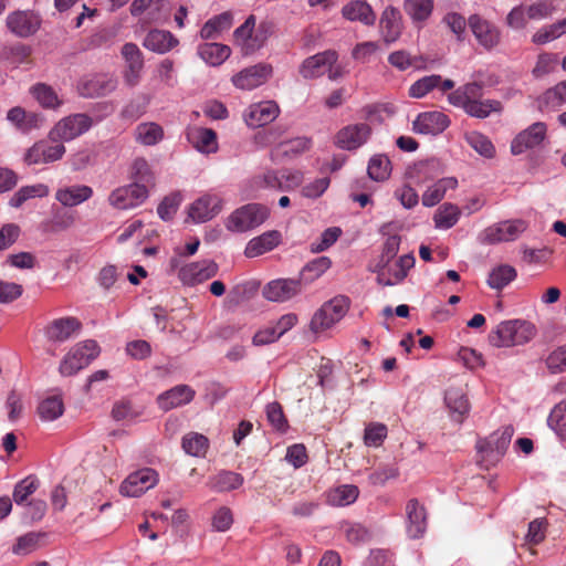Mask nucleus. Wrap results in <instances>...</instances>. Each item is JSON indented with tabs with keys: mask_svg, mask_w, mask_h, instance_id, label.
<instances>
[{
	"mask_svg": "<svg viewBox=\"0 0 566 566\" xmlns=\"http://www.w3.org/2000/svg\"><path fill=\"white\" fill-rule=\"evenodd\" d=\"M300 75L305 80H314L327 74L331 81L345 76L347 71L338 63V53L326 50L306 57L298 67Z\"/></svg>",
	"mask_w": 566,
	"mask_h": 566,
	"instance_id": "f257e3e1",
	"label": "nucleus"
},
{
	"mask_svg": "<svg viewBox=\"0 0 566 566\" xmlns=\"http://www.w3.org/2000/svg\"><path fill=\"white\" fill-rule=\"evenodd\" d=\"M536 333L535 326L523 319L500 323L490 334V343L495 347H511L530 342Z\"/></svg>",
	"mask_w": 566,
	"mask_h": 566,
	"instance_id": "f03ea898",
	"label": "nucleus"
},
{
	"mask_svg": "<svg viewBox=\"0 0 566 566\" xmlns=\"http://www.w3.org/2000/svg\"><path fill=\"white\" fill-rule=\"evenodd\" d=\"M270 217L268 207L261 203H248L232 211L226 219L224 227L233 233H243L263 224Z\"/></svg>",
	"mask_w": 566,
	"mask_h": 566,
	"instance_id": "7ed1b4c3",
	"label": "nucleus"
},
{
	"mask_svg": "<svg viewBox=\"0 0 566 566\" xmlns=\"http://www.w3.org/2000/svg\"><path fill=\"white\" fill-rule=\"evenodd\" d=\"M99 346L93 339L75 344L60 363L59 371L69 377L85 368L99 355Z\"/></svg>",
	"mask_w": 566,
	"mask_h": 566,
	"instance_id": "20e7f679",
	"label": "nucleus"
},
{
	"mask_svg": "<svg viewBox=\"0 0 566 566\" xmlns=\"http://www.w3.org/2000/svg\"><path fill=\"white\" fill-rule=\"evenodd\" d=\"M513 434V427L506 426L502 430L493 432L486 439L478 441L476 449L486 468L501 460L511 443Z\"/></svg>",
	"mask_w": 566,
	"mask_h": 566,
	"instance_id": "39448f33",
	"label": "nucleus"
},
{
	"mask_svg": "<svg viewBox=\"0 0 566 566\" xmlns=\"http://www.w3.org/2000/svg\"><path fill=\"white\" fill-rule=\"evenodd\" d=\"M349 308L346 296H336L324 303L311 319V329L315 333L328 329L338 323Z\"/></svg>",
	"mask_w": 566,
	"mask_h": 566,
	"instance_id": "423d86ee",
	"label": "nucleus"
},
{
	"mask_svg": "<svg viewBox=\"0 0 566 566\" xmlns=\"http://www.w3.org/2000/svg\"><path fill=\"white\" fill-rule=\"evenodd\" d=\"M93 126L91 116L76 113L61 118L50 130L53 142H70L86 133Z\"/></svg>",
	"mask_w": 566,
	"mask_h": 566,
	"instance_id": "0eeeda50",
	"label": "nucleus"
},
{
	"mask_svg": "<svg viewBox=\"0 0 566 566\" xmlns=\"http://www.w3.org/2000/svg\"><path fill=\"white\" fill-rule=\"evenodd\" d=\"M149 196L148 188L138 182L119 186L111 191L107 201L117 210H130L143 205Z\"/></svg>",
	"mask_w": 566,
	"mask_h": 566,
	"instance_id": "6e6552de",
	"label": "nucleus"
},
{
	"mask_svg": "<svg viewBox=\"0 0 566 566\" xmlns=\"http://www.w3.org/2000/svg\"><path fill=\"white\" fill-rule=\"evenodd\" d=\"M117 87V80L109 74H92L83 76L76 84L80 96L85 98L103 97Z\"/></svg>",
	"mask_w": 566,
	"mask_h": 566,
	"instance_id": "1a4fd4ad",
	"label": "nucleus"
},
{
	"mask_svg": "<svg viewBox=\"0 0 566 566\" xmlns=\"http://www.w3.org/2000/svg\"><path fill=\"white\" fill-rule=\"evenodd\" d=\"M371 135V127L367 123L349 124L340 128L335 137L334 145L343 150H356L365 145Z\"/></svg>",
	"mask_w": 566,
	"mask_h": 566,
	"instance_id": "9d476101",
	"label": "nucleus"
},
{
	"mask_svg": "<svg viewBox=\"0 0 566 566\" xmlns=\"http://www.w3.org/2000/svg\"><path fill=\"white\" fill-rule=\"evenodd\" d=\"M158 473L144 468L130 473L120 484L119 493L127 497H138L158 483Z\"/></svg>",
	"mask_w": 566,
	"mask_h": 566,
	"instance_id": "9b49d317",
	"label": "nucleus"
},
{
	"mask_svg": "<svg viewBox=\"0 0 566 566\" xmlns=\"http://www.w3.org/2000/svg\"><path fill=\"white\" fill-rule=\"evenodd\" d=\"M525 230L526 223L523 220H510L486 228L480 238L483 243L494 244L513 241Z\"/></svg>",
	"mask_w": 566,
	"mask_h": 566,
	"instance_id": "f8f14e48",
	"label": "nucleus"
},
{
	"mask_svg": "<svg viewBox=\"0 0 566 566\" xmlns=\"http://www.w3.org/2000/svg\"><path fill=\"white\" fill-rule=\"evenodd\" d=\"M82 328V323L73 316L53 319L44 328L46 340L60 345L76 336Z\"/></svg>",
	"mask_w": 566,
	"mask_h": 566,
	"instance_id": "ddd939ff",
	"label": "nucleus"
},
{
	"mask_svg": "<svg viewBox=\"0 0 566 566\" xmlns=\"http://www.w3.org/2000/svg\"><path fill=\"white\" fill-rule=\"evenodd\" d=\"M222 207L223 200L219 196L207 193L190 205L188 216L196 223L207 222L213 219Z\"/></svg>",
	"mask_w": 566,
	"mask_h": 566,
	"instance_id": "4468645a",
	"label": "nucleus"
},
{
	"mask_svg": "<svg viewBox=\"0 0 566 566\" xmlns=\"http://www.w3.org/2000/svg\"><path fill=\"white\" fill-rule=\"evenodd\" d=\"M468 24L478 43L485 50H492L500 43L501 32L499 29L479 14H472L468 20Z\"/></svg>",
	"mask_w": 566,
	"mask_h": 566,
	"instance_id": "2eb2a0df",
	"label": "nucleus"
},
{
	"mask_svg": "<svg viewBox=\"0 0 566 566\" xmlns=\"http://www.w3.org/2000/svg\"><path fill=\"white\" fill-rule=\"evenodd\" d=\"M272 74V66L269 64H256L247 67L232 77V83L240 90H253L264 84Z\"/></svg>",
	"mask_w": 566,
	"mask_h": 566,
	"instance_id": "dca6fc26",
	"label": "nucleus"
},
{
	"mask_svg": "<svg viewBox=\"0 0 566 566\" xmlns=\"http://www.w3.org/2000/svg\"><path fill=\"white\" fill-rule=\"evenodd\" d=\"M301 281L293 279H277L269 282L262 293L271 302L283 303L301 293Z\"/></svg>",
	"mask_w": 566,
	"mask_h": 566,
	"instance_id": "f3484780",
	"label": "nucleus"
},
{
	"mask_svg": "<svg viewBox=\"0 0 566 566\" xmlns=\"http://www.w3.org/2000/svg\"><path fill=\"white\" fill-rule=\"evenodd\" d=\"M218 270V264L211 260L192 262L179 270V279L187 285H195L216 276Z\"/></svg>",
	"mask_w": 566,
	"mask_h": 566,
	"instance_id": "a211bd4d",
	"label": "nucleus"
},
{
	"mask_svg": "<svg viewBox=\"0 0 566 566\" xmlns=\"http://www.w3.org/2000/svg\"><path fill=\"white\" fill-rule=\"evenodd\" d=\"M40 25V17L32 11H15L7 17L8 29L20 38H28L34 34Z\"/></svg>",
	"mask_w": 566,
	"mask_h": 566,
	"instance_id": "6ab92c4d",
	"label": "nucleus"
},
{
	"mask_svg": "<svg viewBox=\"0 0 566 566\" xmlns=\"http://www.w3.org/2000/svg\"><path fill=\"white\" fill-rule=\"evenodd\" d=\"M65 151V146L62 143L51 145L46 142H39L27 151L24 159L29 165L49 164L60 160Z\"/></svg>",
	"mask_w": 566,
	"mask_h": 566,
	"instance_id": "aec40b11",
	"label": "nucleus"
},
{
	"mask_svg": "<svg viewBox=\"0 0 566 566\" xmlns=\"http://www.w3.org/2000/svg\"><path fill=\"white\" fill-rule=\"evenodd\" d=\"M545 136L546 125L543 122L534 123L513 139L511 151L513 155L523 154L525 150L538 146Z\"/></svg>",
	"mask_w": 566,
	"mask_h": 566,
	"instance_id": "412c9836",
	"label": "nucleus"
},
{
	"mask_svg": "<svg viewBox=\"0 0 566 566\" xmlns=\"http://www.w3.org/2000/svg\"><path fill=\"white\" fill-rule=\"evenodd\" d=\"M450 124L448 116L441 112H426L417 116L412 123L413 132L422 135H438Z\"/></svg>",
	"mask_w": 566,
	"mask_h": 566,
	"instance_id": "4be33fe9",
	"label": "nucleus"
},
{
	"mask_svg": "<svg viewBox=\"0 0 566 566\" xmlns=\"http://www.w3.org/2000/svg\"><path fill=\"white\" fill-rule=\"evenodd\" d=\"M280 108L273 101H265L251 105L244 119L248 126L256 128L272 123L279 115Z\"/></svg>",
	"mask_w": 566,
	"mask_h": 566,
	"instance_id": "5701e85b",
	"label": "nucleus"
},
{
	"mask_svg": "<svg viewBox=\"0 0 566 566\" xmlns=\"http://www.w3.org/2000/svg\"><path fill=\"white\" fill-rule=\"evenodd\" d=\"M126 62L124 78L127 85L135 86L139 82L144 67L143 53L135 43H126L122 49Z\"/></svg>",
	"mask_w": 566,
	"mask_h": 566,
	"instance_id": "b1692460",
	"label": "nucleus"
},
{
	"mask_svg": "<svg viewBox=\"0 0 566 566\" xmlns=\"http://www.w3.org/2000/svg\"><path fill=\"white\" fill-rule=\"evenodd\" d=\"M379 29L382 40L387 44L396 42L402 30L401 14L399 10L392 6L387 7L381 13Z\"/></svg>",
	"mask_w": 566,
	"mask_h": 566,
	"instance_id": "393cba45",
	"label": "nucleus"
},
{
	"mask_svg": "<svg viewBox=\"0 0 566 566\" xmlns=\"http://www.w3.org/2000/svg\"><path fill=\"white\" fill-rule=\"evenodd\" d=\"M196 391L188 385H177L160 394L157 402L160 409L168 411L187 405L195 398Z\"/></svg>",
	"mask_w": 566,
	"mask_h": 566,
	"instance_id": "a878e982",
	"label": "nucleus"
},
{
	"mask_svg": "<svg viewBox=\"0 0 566 566\" xmlns=\"http://www.w3.org/2000/svg\"><path fill=\"white\" fill-rule=\"evenodd\" d=\"M282 242V234L277 230H270L252 238L245 245L244 255L255 258L272 251Z\"/></svg>",
	"mask_w": 566,
	"mask_h": 566,
	"instance_id": "bb28decb",
	"label": "nucleus"
},
{
	"mask_svg": "<svg viewBox=\"0 0 566 566\" xmlns=\"http://www.w3.org/2000/svg\"><path fill=\"white\" fill-rule=\"evenodd\" d=\"M179 44V40L167 30L153 29L144 38L143 45L157 54H165Z\"/></svg>",
	"mask_w": 566,
	"mask_h": 566,
	"instance_id": "cd10ccee",
	"label": "nucleus"
},
{
	"mask_svg": "<svg viewBox=\"0 0 566 566\" xmlns=\"http://www.w3.org/2000/svg\"><path fill=\"white\" fill-rule=\"evenodd\" d=\"M188 142L198 151L203 154H211L217 151V134L211 128L193 126L187 130Z\"/></svg>",
	"mask_w": 566,
	"mask_h": 566,
	"instance_id": "c85d7f7f",
	"label": "nucleus"
},
{
	"mask_svg": "<svg viewBox=\"0 0 566 566\" xmlns=\"http://www.w3.org/2000/svg\"><path fill=\"white\" fill-rule=\"evenodd\" d=\"M408 517L407 532L411 538H419L426 532V511L416 499L409 500L406 505Z\"/></svg>",
	"mask_w": 566,
	"mask_h": 566,
	"instance_id": "c756f323",
	"label": "nucleus"
},
{
	"mask_svg": "<svg viewBox=\"0 0 566 566\" xmlns=\"http://www.w3.org/2000/svg\"><path fill=\"white\" fill-rule=\"evenodd\" d=\"M93 196V189L86 185H74L57 189L55 199L64 207H75L87 201Z\"/></svg>",
	"mask_w": 566,
	"mask_h": 566,
	"instance_id": "7c9ffc66",
	"label": "nucleus"
},
{
	"mask_svg": "<svg viewBox=\"0 0 566 566\" xmlns=\"http://www.w3.org/2000/svg\"><path fill=\"white\" fill-rule=\"evenodd\" d=\"M342 14L348 21H358L365 25H373L376 21V14L371 7L361 0L346 3L342 9Z\"/></svg>",
	"mask_w": 566,
	"mask_h": 566,
	"instance_id": "2f4dec72",
	"label": "nucleus"
},
{
	"mask_svg": "<svg viewBox=\"0 0 566 566\" xmlns=\"http://www.w3.org/2000/svg\"><path fill=\"white\" fill-rule=\"evenodd\" d=\"M459 182L455 177H444L429 186L422 193L421 200L424 207L438 205L446 196L448 190L457 189Z\"/></svg>",
	"mask_w": 566,
	"mask_h": 566,
	"instance_id": "473e14b6",
	"label": "nucleus"
},
{
	"mask_svg": "<svg viewBox=\"0 0 566 566\" xmlns=\"http://www.w3.org/2000/svg\"><path fill=\"white\" fill-rule=\"evenodd\" d=\"M165 137L164 128L155 122L139 123L134 129V139L143 146H155Z\"/></svg>",
	"mask_w": 566,
	"mask_h": 566,
	"instance_id": "72a5a7b5",
	"label": "nucleus"
},
{
	"mask_svg": "<svg viewBox=\"0 0 566 566\" xmlns=\"http://www.w3.org/2000/svg\"><path fill=\"white\" fill-rule=\"evenodd\" d=\"M7 119L22 132H29L33 128H38L43 117L34 112H27L22 107H13L7 113Z\"/></svg>",
	"mask_w": 566,
	"mask_h": 566,
	"instance_id": "f704fd0d",
	"label": "nucleus"
},
{
	"mask_svg": "<svg viewBox=\"0 0 566 566\" xmlns=\"http://www.w3.org/2000/svg\"><path fill=\"white\" fill-rule=\"evenodd\" d=\"M444 401L450 410L451 417L457 422H462L463 417L469 412L470 406L465 394L461 388L451 387L446 391Z\"/></svg>",
	"mask_w": 566,
	"mask_h": 566,
	"instance_id": "c9c22d12",
	"label": "nucleus"
},
{
	"mask_svg": "<svg viewBox=\"0 0 566 566\" xmlns=\"http://www.w3.org/2000/svg\"><path fill=\"white\" fill-rule=\"evenodd\" d=\"M30 93L36 99V102L46 109H59L64 101L57 94V92L45 83H36L30 88Z\"/></svg>",
	"mask_w": 566,
	"mask_h": 566,
	"instance_id": "e433bc0d",
	"label": "nucleus"
},
{
	"mask_svg": "<svg viewBox=\"0 0 566 566\" xmlns=\"http://www.w3.org/2000/svg\"><path fill=\"white\" fill-rule=\"evenodd\" d=\"M198 54L207 64L217 66L230 56L231 50L221 43H203L198 46Z\"/></svg>",
	"mask_w": 566,
	"mask_h": 566,
	"instance_id": "4c0bfd02",
	"label": "nucleus"
},
{
	"mask_svg": "<svg viewBox=\"0 0 566 566\" xmlns=\"http://www.w3.org/2000/svg\"><path fill=\"white\" fill-rule=\"evenodd\" d=\"M233 17L230 12H223L209 19L200 30L201 39H217L220 33L230 29Z\"/></svg>",
	"mask_w": 566,
	"mask_h": 566,
	"instance_id": "58836bf2",
	"label": "nucleus"
},
{
	"mask_svg": "<svg viewBox=\"0 0 566 566\" xmlns=\"http://www.w3.org/2000/svg\"><path fill=\"white\" fill-rule=\"evenodd\" d=\"M254 28L255 17L250 15L244 23L233 32L234 43L241 48L244 54H250L255 51V45L252 43Z\"/></svg>",
	"mask_w": 566,
	"mask_h": 566,
	"instance_id": "ea45409f",
	"label": "nucleus"
},
{
	"mask_svg": "<svg viewBox=\"0 0 566 566\" xmlns=\"http://www.w3.org/2000/svg\"><path fill=\"white\" fill-rule=\"evenodd\" d=\"M358 494L359 490L356 485L344 484L327 493V502L334 506H347L357 500Z\"/></svg>",
	"mask_w": 566,
	"mask_h": 566,
	"instance_id": "a19ab883",
	"label": "nucleus"
},
{
	"mask_svg": "<svg viewBox=\"0 0 566 566\" xmlns=\"http://www.w3.org/2000/svg\"><path fill=\"white\" fill-rule=\"evenodd\" d=\"M243 483V479L240 474L223 471L212 476L208 481V486L216 492H227L238 489Z\"/></svg>",
	"mask_w": 566,
	"mask_h": 566,
	"instance_id": "79ce46f5",
	"label": "nucleus"
},
{
	"mask_svg": "<svg viewBox=\"0 0 566 566\" xmlns=\"http://www.w3.org/2000/svg\"><path fill=\"white\" fill-rule=\"evenodd\" d=\"M461 210L453 203H443L438 208L433 216L434 226L437 229H450L460 218Z\"/></svg>",
	"mask_w": 566,
	"mask_h": 566,
	"instance_id": "37998d69",
	"label": "nucleus"
},
{
	"mask_svg": "<svg viewBox=\"0 0 566 566\" xmlns=\"http://www.w3.org/2000/svg\"><path fill=\"white\" fill-rule=\"evenodd\" d=\"M332 265V261L327 256H318L304 265L301 271V283H311L322 276Z\"/></svg>",
	"mask_w": 566,
	"mask_h": 566,
	"instance_id": "c03bdc74",
	"label": "nucleus"
},
{
	"mask_svg": "<svg viewBox=\"0 0 566 566\" xmlns=\"http://www.w3.org/2000/svg\"><path fill=\"white\" fill-rule=\"evenodd\" d=\"M501 111L502 104L496 99H475L465 107V113L475 118H486L492 113H500Z\"/></svg>",
	"mask_w": 566,
	"mask_h": 566,
	"instance_id": "a18cd8bd",
	"label": "nucleus"
},
{
	"mask_svg": "<svg viewBox=\"0 0 566 566\" xmlns=\"http://www.w3.org/2000/svg\"><path fill=\"white\" fill-rule=\"evenodd\" d=\"M391 172V163L386 155H374L368 163L367 174L375 181H384L389 178Z\"/></svg>",
	"mask_w": 566,
	"mask_h": 566,
	"instance_id": "49530a36",
	"label": "nucleus"
},
{
	"mask_svg": "<svg viewBox=\"0 0 566 566\" xmlns=\"http://www.w3.org/2000/svg\"><path fill=\"white\" fill-rule=\"evenodd\" d=\"M64 412V403L61 397L52 396L43 399L38 406V415L42 421H53Z\"/></svg>",
	"mask_w": 566,
	"mask_h": 566,
	"instance_id": "de8ad7c7",
	"label": "nucleus"
},
{
	"mask_svg": "<svg viewBox=\"0 0 566 566\" xmlns=\"http://www.w3.org/2000/svg\"><path fill=\"white\" fill-rule=\"evenodd\" d=\"M403 10L413 22H421L432 13L433 0H405Z\"/></svg>",
	"mask_w": 566,
	"mask_h": 566,
	"instance_id": "09e8293b",
	"label": "nucleus"
},
{
	"mask_svg": "<svg viewBox=\"0 0 566 566\" xmlns=\"http://www.w3.org/2000/svg\"><path fill=\"white\" fill-rule=\"evenodd\" d=\"M566 34V18L538 29L532 38L535 44H546Z\"/></svg>",
	"mask_w": 566,
	"mask_h": 566,
	"instance_id": "8fccbe9b",
	"label": "nucleus"
},
{
	"mask_svg": "<svg viewBox=\"0 0 566 566\" xmlns=\"http://www.w3.org/2000/svg\"><path fill=\"white\" fill-rule=\"evenodd\" d=\"M209 448V440L201 433L190 432L182 438V449L192 457H205Z\"/></svg>",
	"mask_w": 566,
	"mask_h": 566,
	"instance_id": "3c124183",
	"label": "nucleus"
},
{
	"mask_svg": "<svg viewBox=\"0 0 566 566\" xmlns=\"http://www.w3.org/2000/svg\"><path fill=\"white\" fill-rule=\"evenodd\" d=\"M548 427L562 440H566V402L560 401L551 411L547 418Z\"/></svg>",
	"mask_w": 566,
	"mask_h": 566,
	"instance_id": "603ef678",
	"label": "nucleus"
},
{
	"mask_svg": "<svg viewBox=\"0 0 566 566\" xmlns=\"http://www.w3.org/2000/svg\"><path fill=\"white\" fill-rule=\"evenodd\" d=\"M129 176L134 182L145 185L146 187L153 185L155 181L151 168L148 161L143 157L134 159L130 165Z\"/></svg>",
	"mask_w": 566,
	"mask_h": 566,
	"instance_id": "864d4df0",
	"label": "nucleus"
},
{
	"mask_svg": "<svg viewBox=\"0 0 566 566\" xmlns=\"http://www.w3.org/2000/svg\"><path fill=\"white\" fill-rule=\"evenodd\" d=\"M49 193L48 186L38 184L20 188L10 199V206L21 207L27 200L35 197H45Z\"/></svg>",
	"mask_w": 566,
	"mask_h": 566,
	"instance_id": "5fc2aeb1",
	"label": "nucleus"
},
{
	"mask_svg": "<svg viewBox=\"0 0 566 566\" xmlns=\"http://www.w3.org/2000/svg\"><path fill=\"white\" fill-rule=\"evenodd\" d=\"M467 143L481 156L493 158L495 156V147L485 135L471 132L465 135Z\"/></svg>",
	"mask_w": 566,
	"mask_h": 566,
	"instance_id": "6e6d98bb",
	"label": "nucleus"
},
{
	"mask_svg": "<svg viewBox=\"0 0 566 566\" xmlns=\"http://www.w3.org/2000/svg\"><path fill=\"white\" fill-rule=\"evenodd\" d=\"M516 277V271L511 265H500L492 270L488 284L491 289L501 290Z\"/></svg>",
	"mask_w": 566,
	"mask_h": 566,
	"instance_id": "4d7b16f0",
	"label": "nucleus"
},
{
	"mask_svg": "<svg viewBox=\"0 0 566 566\" xmlns=\"http://www.w3.org/2000/svg\"><path fill=\"white\" fill-rule=\"evenodd\" d=\"M39 485V480L33 475H29L19 481L15 484L12 493V497L15 504L22 505L27 499L38 490Z\"/></svg>",
	"mask_w": 566,
	"mask_h": 566,
	"instance_id": "13d9d810",
	"label": "nucleus"
},
{
	"mask_svg": "<svg viewBox=\"0 0 566 566\" xmlns=\"http://www.w3.org/2000/svg\"><path fill=\"white\" fill-rule=\"evenodd\" d=\"M311 146V138L301 136L280 143L276 149L280 150L284 156L295 157L307 151Z\"/></svg>",
	"mask_w": 566,
	"mask_h": 566,
	"instance_id": "bf43d9fd",
	"label": "nucleus"
},
{
	"mask_svg": "<svg viewBox=\"0 0 566 566\" xmlns=\"http://www.w3.org/2000/svg\"><path fill=\"white\" fill-rule=\"evenodd\" d=\"M441 83V76L438 74H432L428 76H423L416 81L409 88V95L413 98H421L431 92L433 88L438 87Z\"/></svg>",
	"mask_w": 566,
	"mask_h": 566,
	"instance_id": "052dcab7",
	"label": "nucleus"
},
{
	"mask_svg": "<svg viewBox=\"0 0 566 566\" xmlns=\"http://www.w3.org/2000/svg\"><path fill=\"white\" fill-rule=\"evenodd\" d=\"M44 534L30 532L17 539V543L12 547V553L15 555H28L35 551L39 546L40 538Z\"/></svg>",
	"mask_w": 566,
	"mask_h": 566,
	"instance_id": "680f3d73",
	"label": "nucleus"
},
{
	"mask_svg": "<svg viewBox=\"0 0 566 566\" xmlns=\"http://www.w3.org/2000/svg\"><path fill=\"white\" fill-rule=\"evenodd\" d=\"M526 8L530 20L547 19L557 10L554 0H538Z\"/></svg>",
	"mask_w": 566,
	"mask_h": 566,
	"instance_id": "e2e57ef3",
	"label": "nucleus"
},
{
	"mask_svg": "<svg viewBox=\"0 0 566 566\" xmlns=\"http://www.w3.org/2000/svg\"><path fill=\"white\" fill-rule=\"evenodd\" d=\"M387 427L380 422H371L365 428L364 441L368 447H379L387 437Z\"/></svg>",
	"mask_w": 566,
	"mask_h": 566,
	"instance_id": "0e129e2a",
	"label": "nucleus"
},
{
	"mask_svg": "<svg viewBox=\"0 0 566 566\" xmlns=\"http://www.w3.org/2000/svg\"><path fill=\"white\" fill-rule=\"evenodd\" d=\"M140 412L136 410L128 400H120L114 403L112 417L116 421H133Z\"/></svg>",
	"mask_w": 566,
	"mask_h": 566,
	"instance_id": "69168bd1",
	"label": "nucleus"
},
{
	"mask_svg": "<svg viewBox=\"0 0 566 566\" xmlns=\"http://www.w3.org/2000/svg\"><path fill=\"white\" fill-rule=\"evenodd\" d=\"M439 163L437 160H427L415 166L413 172L417 175V182L422 184L433 179L439 175Z\"/></svg>",
	"mask_w": 566,
	"mask_h": 566,
	"instance_id": "338daca9",
	"label": "nucleus"
},
{
	"mask_svg": "<svg viewBox=\"0 0 566 566\" xmlns=\"http://www.w3.org/2000/svg\"><path fill=\"white\" fill-rule=\"evenodd\" d=\"M181 202L179 195H171L166 197L158 206L157 213L164 221H169L172 219L175 213L178 210V207Z\"/></svg>",
	"mask_w": 566,
	"mask_h": 566,
	"instance_id": "774afa93",
	"label": "nucleus"
}]
</instances>
